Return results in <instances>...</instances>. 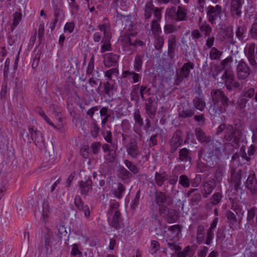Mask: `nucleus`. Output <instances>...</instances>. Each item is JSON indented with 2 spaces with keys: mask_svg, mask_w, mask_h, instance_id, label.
Masks as SVG:
<instances>
[{
  "mask_svg": "<svg viewBox=\"0 0 257 257\" xmlns=\"http://www.w3.org/2000/svg\"><path fill=\"white\" fill-rule=\"evenodd\" d=\"M127 39V42L129 43V45L131 46H136V45H140V46H143L144 45V42L142 41H139L137 40H135L134 41H132L131 38L130 36H128L126 38Z\"/></svg>",
  "mask_w": 257,
  "mask_h": 257,
  "instance_id": "obj_60",
  "label": "nucleus"
},
{
  "mask_svg": "<svg viewBox=\"0 0 257 257\" xmlns=\"http://www.w3.org/2000/svg\"><path fill=\"white\" fill-rule=\"evenodd\" d=\"M226 216L230 225H234L237 222V219L236 215L231 211L227 210Z\"/></svg>",
  "mask_w": 257,
  "mask_h": 257,
  "instance_id": "obj_41",
  "label": "nucleus"
},
{
  "mask_svg": "<svg viewBox=\"0 0 257 257\" xmlns=\"http://www.w3.org/2000/svg\"><path fill=\"white\" fill-rule=\"evenodd\" d=\"M218 157L215 155H213L208 152V155L206 157V161L207 163V167L212 168L217 164Z\"/></svg>",
  "mask_w": 257,
  "mask_h": 257,
  "instance_id": "obj_23",
  "label": "nucleus"
},
{
  "mask_svg": "<svg viewBox=\"0 0 257 257\" xmlns=\"http://www.w3.org/2000/svg\"><path fill=\"white\" fill-rule=\"evenodd\" d=\"M29 131L31 137V139L29 138L28 139L29 143H31V141H33L36 145L40 148L45 147L44 140L41 132L34 130L33 128H29Z\"/></svg>",
  "mask_w": 257,
  "mask_h": 257,
  "instance_id": "obj_3",
  "label": "nucleus"
},
{
  "mask_svg": "<svg viewBox=\"0 0 257 257\" xmlns=\"http://www.w3.org/2000/svg\"><path fill=\"white\" fill-rule=\"evenodd\" d=\"M115 158V152L111 150V151L108 152L107 155L105 157L106 161L111 163L113 162Z\"/></svg>",
  "mask_w": 257,
  "mask_h": 257,
  "instance_id": "obj_53",
  "label": "nucleus"
},
{
  "mask_svg": "<svg viewBox=\"0 0 257 257\" xmlns=\"http://www.w3.org/2000/svg\"><path fill=\"white\" fill-rule=\"evenodd\" d=\"M168 179V176L166 173H156L155 174V181L158 186H162L164 182Z\"/></svg>",
  "mask_w": 257,
  "mask_h": 257,
  "instance_id": "obj_26",
  "label": "nucleus"
},
{
  "mask_svg": "<svg viewBox=\"0 0 257 257\" xmlns=\"http://www.w3.org/2000/svg\"><path fill=\"white\" fill-rule=\"evenodd\" d=\"M50 213V207L47 201H44L42 205L38 206L35 209V216L40 217L44 222H46L48 218V214Z\"/></svg>",
  "mask_w": 257,
  "mask_h": 257,
  "instance_id": "obj_6",
  "label": "nucleus"
},
{
  "mask_svg": "<svg viewBox=\"0 0 257 257\" xmlns=\"http://www.w3.org/2000/svg\"><path fill=\"white\" fill-rule=\"evenodd\" d=\"M221 145V143L219 142L212 141L209 146L208 152L217 156L220 153Z\"/></svg>",
  "mask_w": 257,
  "mask_h": 257,
  "instance_id": "obj_19",
  "label": "nucleus"
},
{
  "mask_svg": "<svg viewBox=\"0 0 257 257\" xmlns=\"http://www.w3.org/2000/svg\"><path fill=\"white\" fill-rule=\"evenodd\" d=\"M119 56L112 53L107 54L104 56V65L108 67L114 66L117 63Z\"/></svg>",
  "mask_w": 257,
  "mask_h": 257,
  "instance_id": "obj_16",
  "label": "nucleus"
},
{
  "mask_svg": "<svg viewBox=\"0 0 257 257\" xmlns=\"http://www.w3.org/2000/svg\"><path fill=\"white\" fill-rule=\"evenodd\" d=\"M118 176L120 178L126 183L130 181V178L132 176L131 173L123 167L120 169Z\"/></svg>",
  "mask_w": 257,
  "mask_h": 257,
  "instance_id": "obj_28",
  "label": "nucleus"
},
{
  "mask_svg": "<svg viewBox=\"0 0 257 257\" xmlns=\"http://www.w3.org/2000/svg\"><path fill=\"white\" fill-rule=\"evenodd\" d=\"M222 55V52L219 51L215 47H212L211 49L209 56L210 58L212 60L219 59Z\"/></svg>",
  "mask_w": 257,
  "mask_h": 257,
  "instance_id": "obj_36",
  "label": "nucleus"
},
{
  "mask_svg": "<svg viewBox=\"0 0 257 257\" xmlns=\"http://www.w3.org/2000/svg\"><path fill=\"white\" fill-rule=\"evenodd\" d=\"M79 186L81 194L86 196L92 189V181L90 178L85 181H81L79 182Z\"/></svg>",
  "mask_w": 257,
  "mask_h": 257,
  "instance_id": "obj_15",
  "label": "nucleus"
},
{
  "mask_svg": "<svg viewBox=\"0 0 257 257\" xmlns=\"http://www.w3.org/2000/svg\"><path fill=\"white\" fill-rule=\"evenodd\" d=\"M100 146H101V144L100 142H95V143H93L91 146L92 153L94 154H97L99 152Z\"/></svg>",
  "mask_w": 257,
  "mask_h": 257,
  "instance_id": "obj_64",
  "label": "nucleus"
},
{
  "mask_svg": "<svg viewBox=\"0 0 257 257\" xmlns=\"http://www.w3.org/2000/svg\"><path fill=\"white\" fill-rule=\"evenodd\" d=\"M204 231L205 228L203 225H200L197 227L196 239L198 244L202 243L204 239Z\"/></svg>",
  "mask_w": 257,
  "mask_h": 257,
  "instance_id": "obj_31",
  "label": "nucleus"
},
{
  "mask_svg": "<svg viewBox=\"0 0 257 257\" xmlns=\"http://www.w3.org/2000/svg\"><path fill=\"white\" fill-rule=\"evenodd\" d=\"M134 117L136 123L141 127L143 125V120L141 117L140 111L139 110H136L134 113Z\"/></svg>",
  "mask_w": 257,
  "mask_h": 257,
  "instance_id": "obj_45",
  "label": "nucleus"
},
{
  "mask_svg": "<svg viewBox=\"0 0 257 257\" xmlns=\"http://www.w3.org/2000/svg\"><path fill=\"white\" fill-rule=\"evenodd\" d=\"M103 137L106 142L110 144L111 147L114 150H116L117 146L116 144L112 143V134L110 131L107 130L103 134Z\"/></svg>",
  "mask_w": 257,
  "mask_h": 257,
  "instance_id": "obj_30",
  "label": "nucleus"
},
{
  "mask_svg": "<svg viewBox=\"0 0 257 257\" xmlns=\"http://www.w3.org/2000/svg\"><path fill=\"white\" fill-rule=\"evenodd\" d=\"M179 183L184 188H188L190 186L189 179L185 175H182L180 176Z\"/></svg>",
  "mask_w": 257,
  "mask_h": 257,
  "instance_id": "obj_43",
  "label": "nucleus"
},
{
  "mask_svg": "<svg viewBox=\"0 0 257 257\" xmlns=\"http://www.w3.org/2000/svg\"><path fill=\"white\" fill-rule=\"evenodd\" d=\"M201 199V196L199 193L195 194L191 199V203L192 205L197 204Z\"/></svg>",
  "mask_w": 257,
  "mask_h": 257,
  "instance_id": "obj_63",
  "label": "nucleus"
},
{
  "mask_svg": "<svg viewBox=\"0 0 257 257\" xmlns=\"http://www.w3.org/2000/svg\"><path fill=\"white\" fill-rule=\"evenodd\" d=\"M213 104L210 109L214 115L220 114L226 111L231 101L225 93L220 89H213L211 92Z\"/></svg>",
  "mask_w": 257,
  "mask_h": 257,
  "instance_id": "obj_1",
  "label": "nucleus"
},
{
  "mask_svg": "<svg viewBox=\"0 0 257 257\" xmlns=\"http://www.w3.org/2000/svg\"><path fill=\"white\" fill-rule=\"evenodd\" d=\"M74 204L78 210L80 209L84 205L80 197L78 195H77L75 198Z\"/></svg>",
  "mask_w": 257,
  "mask_h": 257,
  "instance_id": "obj_58",
  "label": "nucleus"
},
{
  "mask_svg": "<svg viewBox=\"0 0 257 257\" xmlns=\"http://www.w3.org/2000/svg\"><path fill=\"white\" fill-rule=\"evenodd\" d=\"M245 186L251 194H257V180L254 172H252L247 177Z\"/></svg>",
  "mask_w": 257,
  "mask_h": 257,
  "instance_id": "obj_12",
  "label": "nucleus"
},
{
  "mask_svg": "<svg viewBox=\"0 0 257 257\" xmlns=\"http://www.w3.org/2000/svg\"><path fill=\"white\" fill-rule=\"evenodd\" d=\"M193 103L194 107L200 111H203L206 105L203 96H196L193 100Z\"/></svg>",
  "mask_w": 257,
  "mask_h": 257,
  "instance_id": "obj_20",
  "label": "nucleus"
},
{
  "mask_svg": "<svg viewBox=\"0 0 257 257\" xmlns=\"http://www.w3.org/2000/svg\"><path fill=\"white\" fill-rule=\"evenodd\" d=\"M214 236V233L213 230L211 229H208L207 231V236L206 238L205 243L207 245H209Z\"/></svg>",
  "mask_w": 257,
  "mask_h": 257,
  "instance_id": "obj_59",
  "label": "nucleus"
},
{
  "mask_svg": "<svg viewBox=\"0 0 257 257\" xmlns=\"http://www.w3.org/2000/svg\"><path fill=\"white\" fill-rule=\"evenodd\" d=\"M13 16L14 19L12 24V26L13 28H12V31L13 30L14 28L19 24V22L21 21L22 19V15L20 13H15L13 15Z\"/></svg>",
  "mask_w": 257,
  "mask_h": 257,
  "instance_id": "obj_48",
  "label": "nucleus"
},
{
  "mask_svg": "<svg viewBox=\"0 0 257 257\" xmlns=\"http://www.w3.org/2000/svg\"><path fill=\"white\" fill-rule=\"evenodd\" d=\"M154 10V6L151 3H148L145 8L144 17L146 19H149L152 15V11Z\"/></svg>",
  "mask_w": 257,
  "mask_h": 257,
  "instance_id": "obj_40",
  "label": "nucleus"
},
{
  "mask_svg": "<svg viewBox=\"0 0 257 257\" xmlns=\"http://www.w3.org/2000/svg\"><path fill=\"white\" fill-rule=\"evenodd\" d=\"M155 47L157 50H160L164 45V40L163 37L158 35H155Z\"/></svg>",
  "mask_w": 257,
  "mask_h": 257,
  "instance_id": "obj_38",
  "label": "nucleus"
},
{
  "mask_svg": "<svg viewBox=\"0 0 257 257\" xmlns=\"http://www.w3.org/2000/svg\"><path fill=\"white\" fill-rule=\"evenodd\" d=\"M216 186V181L212 179L204 184V189L202 191L203 197L207 198L208 196L212 192L213 189Z\"/></svg>",
  "mask_w": 257,
  "mask_h": 257,
  "instance_id": "obj_17",
  "label": "nucleus"
},
{
  "mask_svg": "<svg viewBox=\"0 0 257 257\" xmlns=\"http://www.w3.org/2000/svg\"><path fill=\"white\" fill-rule=\"evenodd\" d=\"M156 201L159 206L164 205L166 202L165 194L162 192H157L156 193Z\"/></svg>",
  "mask_w": 257,
  "mask_h": 257,
  "instance_id": "obj_33",
  "label": "nucleus"
},
{
  "mask_svg": "<svg viewBox=\"0 0 257 257\" xmlns=\"http://www.w3.org/2000/svg\"><path fill=\"white\" fill-rule=\"evenodd\" d=\"M167 245L170 249L174 251L175 252H177L181 249V247L177 245L175 242H168Z\"/></svg>",
  "mask_w": 257,
  "mask_h": 257,
  "instance_id": "obj_55",
  "label": "nucleus"
},
{
  "mask_svg": "<svg viewBox=\"0 0 257 257\" xmlns=\"http://www.w3.org/2000/svg\"><path fill=\"white\" fill-rule=\"evenodd\" d=\"M125 191L124 186L120 183H118L117 188L114 191V195L115 197L120 198Z\"/></svg>",
  "mask_w": 257,
  "mask_h": 257,
  "instance_id": "obj_42",
  "label": "nucleus"
},
{
  "mask_svg": "<svg viewBox=\"0 0 257 257\" xmlns=\"http://www.w3.org/2000/svg\"><path fill=\"white\" fill-rule=\"evenodd\" d=\"M221 78L224 81V82H229V83H232L235 80L233 71L230 69H226Z\"/></svg>",
  "mask_w": 257,
  "mask_h": 257,
  "instance_id": "obj_25",
  "label": "nucleus"
},
{
  "mask_svg": "<svg viewBox=\"0 0 257 257\" xmlns=\"http://www.w3.org/2000/svg\"><path fill=\"white\" fill-rule=\"evenodd\" d=\"M237 75L238 79H244L250 74V70L247 64L240 60L237 66Z\"/></svg>",
  "mask_w": 257,
  "mask_h": 257,
  "instance_id": "obj_9",
  "label": "nucleus"
},
{
  "mask_svg": "<svg viewBox=\"0 0 257 257\" xmlns=\"http://www.w3.org/2000/svg\"><path fill=\"white\" fill-rule=\"evenodd\" d=\"M175 37L171 35L168 40V52L172 51L173 50L175 45Z\"/></svg>",
  "mask_w": 257,
  "mask_h": 257,
  "instance_id": "obj_57",
  "label": "nucleus"
},
{
  "mask_svg": "<svg viewBox=\"0 0 257 257\" xmlns=\"http://www.w3.org/2000/svg\"><path fill=\"white\" fill-rule=\"evenodd\" d=\"M179 160L182 162H189L191 161V157L190 155V151L186 148H183L180 150Z\"/></svg>",
  "mask_w": 257,
  "mask_h": 257,
  "instance_id": "obj_21",
  "label": "nucleus"
},
{
  "mask_svg": "<svg viewBox=\"0 0 257 257\" xmlns=\"http://www.w3.org/2000/svg\"><path fill=\"white\" fill-rule=\"evenodd\" d=\"M244 29L240 26L238 27L235 32V34L238 39L241 41H243L244 39Z\"/></svg>",
  "mask_w": 257,
  "mask_h": 257,
  "instance_id": "obj_56",
  "label": "nucleus"
},
{
  "mask_svg": "<svg viewBox=\"0 0 257 257\" xmlns=\"http://www.w3.org/2000/svg\"><path fill=\"white\" fill-rule=\"evenodd\" d=\"M222 198V194L220 192L215 193L210 198V203L213 205L218 204Z\"/></svg>",
  "mask_w": 257,
  "mask_h": 257,
  "instance_id": "obj_44",
  "label": "nucleus"
},
{
  "mask_svg": "<svg viewBox=\"0 0 257 257\" xmlns=\"http://www.w3.org/2000/svg\"><path fill=\"white\" fill-rule=\"evenodd\" d=\"M126 150L127 154L133 158L137 159L141 155L139 150L138 143L136 139H131L126 145Z\"/></svg>",
  "mask_w": 257,
  "mask_h": 257,
  "instance_id": "obj_5",
  "label": "nucleus"
},
{
  "mask_svg": "<svg viewBox=\"0 0 257 257\" xmlns=\"http://www.w3.org/2000/svg\"><path fill=\"white\" fill-rule=\"evenodd\" d=\"M117 70L115 68H111L105 72V76L108 78L107 81H111V77L113 74H117Z\"/></svg>",
  "mask_w": 257,
  "mask_h": 257,
  "instance_id": "obj_61",
  "label": "nucleus"
},
{
  "mask_svg": "<svg viewBox=\"0 0 257 257\" xmlns=\"http://www.w3.org/2000/svg\"><path fill=\"white\" fill-rule=\"evenodd\" d=\"M147 102L145 104V108L148 114L150 116H153L154 115V112L152 110V104L153 102L152 99L150 97L147 99Z\"/></svg>",
  "mask_w": 257,
  "mask_h": 257,
  "instance_id": "obj_37",
  "label": "nucleus"
},
{
  "mask_svg": "<svg viewBox=\"0 0 257 257\" xmlns=\"http://www.w3.org/2000/svg\"><path fill=\"white\" fill-rule=\"evenodd\" d=\"M200 30L202 32H204L205 36H210V33L212 31V28L208 24H202L199 27Z\"/></svg>",
  "mask_w": 257,
  "mask_h": 257,
  "instance_id": "obj_46",
  "label": "nucleus"
},
{
  "mask_svg": "<svg viewBox=\"0 0 257 257\" xmlns=\"http://www.w3.org/2000/svg\"><path fill=\"white\" fill-rule=\"evenodd\" d=\"M120 215L119 211L115 210L110 223L111 226L116 229L121 228L123 226Z\"/></svg>",
  "mask_w": 257,
  "mask_h": 257,
  "instance_id": "obj_18",
  "label": "nucleus"
},
{
  "mask_svg": "<svg viewBox=\"0 0 257 257\" xmlns=\"http://www.w3.org/2000/svg\"><path fill=\"white\" fill-rule=\"evenodd\" d=\"M255 44L251 43L248 46L244 49V53L247 58L250 64L254 68L257 66V62L255 59V54L254 52Z\"/></svg>",
  "mask_w": 257,
  "mask_h": 257,
  "instance_id": "obj_8",
  "label": "nucleus"
},
{
  "mask_svg": "<svg viewBox=\"0 0 257 257\" xmlns=\"http://www.w3.org/2000/svg\"><path fill=\"white\" fill-rule=\"evenodd\" d=\"M168 230L172 232L174 236H177L181 232V227L179 225H174L169 227Z\"/></svg>",
  "mask_w": 257,
  "mask_h": 257,
  "instance_id": "obj_52",
  "label": "nucleus"
},
{
  "mask_svg": "<svg viewBox=\"0 0 257 257\" xmlns=\"http://www.w3.org/2000/svg\"><path fill=\"white\" fill-rule=\"evenodd\" d=\"M241 136V132L236 128H234L231 125H228L224 132V139L230 142L233 140L235 143L240 139Z\"/></svg>",
  "mask_w": 257,
  "mask_h": 257,
  "instance_id": "obj_2",
  "label": "nucleus"
},
{
  "mask_svg": "<svg viewBox=\"0 0 257 257\" xmlns=\"http://www.w3.org/2000/svg\"><path fill=\"white\" fill-rule=\"evenodd\" d=\"M194 68V64L192 62H188L184 64L180 70V73L178 75V79L182 81L184 78L188 77L190 69Z\"/></svg>",
  "mask_w": 257,
  "mask_h": 257,
  "instance_id": "obj_13",
  "label": "nucleus"
},
{
  "mask_svg": "<svg viewBox=\"0 0 257 257\" xmlns=\"http://www.w3.org/2000/svg\"><path fill=\"white\" fill-rule=\"evenodd\" d=\"M194 114V112L191 109H186L182 110L179 113V118H185L192 116Z\"/></svg>",
  "mask_w": 257,
  "mask_h": 257,
  "instance_id": "obj_47",
  "label": "nucleus"
},
{
  "mask_svg": "<svg viewBox=\"0 0 257 257\" xmlns=\"http://www.w3.org/2000/svg\"><path fill=\"white\" fill-rule=\"evenodd\" d=\"M57 228L58 230V232L57 234L58 237L60 238V239H67L69 236L68 231H70L69 229L67 230L66 228L63 224H59L57 226Z\"/></svg>",
  "mask_w": 257,
  "mask_h": 257,
  "instance_id": "obj_24",
  "label": "nucleus"
},
{
  "mask_svg": "<svg viewBox=\"0 0 257 257\" xmlns=\"http://www.w3.org/2000/svg\"><path fill=\"white\" fill-rule=\"evenodd\" d=\"M177 28L174 25L166 24L164 26V32L166 34L172 33L177 31Z\"/></svg>",
  "mask_w": 257,
  "mask_h": 257,
  "instance_id": "obj_49",
  "label": "nucleus"
},
{
  "mask_svg": "<svg viewBox=\"0 0 257 257\" xmlns=\"http://www.w3.org/2000/svg\"><path fill=\"white\" fill-rule=\"evenodd\" d=\"M255 90L253 88H250L244 90V96L248 98H252L254 95Z\"/></svg>",
  "mask_w": 257,
  "mask_h": 257,
  "instance_id": "obj_62",
  "label": "nucleus"
},
{
  "mask_svg": "<svg viewBox=\"0 0 257 257\" xmlns=\"http://www.w3.org/2000/svg\"><path fill=\"white\" fill-rule=\"evenodd\" d=\"M231 208L235 211L238 217H239V222H240L243 216V212L242 211L240 205L237 201L233 200L232 202Z\"/></svg>",
  "mask_w": 257,
  "mask_h": 257,
  "instance_id": "obj_29",
  "label": "nucleus"
},
{
  "mask_svg": "<svg viewBox=\"0 0 257 257\" xmlns=\"http://www.w3.org/2000/svg\"><path fill=\"white\" fill-rule=\"evenodd\" d=\"M187 10L181 6L178 7L177 10L176 21H185L187 18Z\"/></svg>",
  "mask_w": 257,
  "mask_h": 257,
  "instance_id": "obj_22",
  "label": "nucleus"
},
{
  "mask_svg": "<svg viewBox=\"0 0 257 257\" xmlns=\"http://www.w3.org/2000/svg\"><path fill=\"white\" fill-rule=\"evenodd\" d=\"M195 132L197 139L200 143L209 144L212 141L211 137L200 128H196Z\"/></svg>",
  "mask_w": 257,
  "mask_h": 257,
  "instance_id": "obj_14",
  "label": "nucleus"
},
{
  "mask_svg": "<svg viewBox=\"0 0 257 257\" xmlns=\"http://www.w3.org/2000/svg\"><path fill=\"white\" fill-rule=\"evenodd\" d=\"M104 92L108 96L113 94L114 84L111 81H107L104 83Z\"/></svg>",
  "mask_w": 257,
  "mask_h": 257,
  "instance_id": "obj_32",
  "label": "nucleus"
},
{
  "mask_svg": "<svg viewBox=\"0 0 257 257\" xmlns=\"http://www.w3.org/2000/svg\"><path fill=\"white\" fill-rule=\"evenodd\" d=\"M124 164L132 173L136 174L139 172V169L131 161L124 160Z\"/></svg>",
  "mask_w": 257,
  "mask_h": 257,
  "instance_id": "obj_34",
  "label": "nucleus"
},
{
  "mask_svg": "<svg viewBox=\"0 0 257 257\" xmlns=\"http://www.w3.org/2000/svg\"><path fill=\"white\" fill-rule=\"evenodd\" d=\"M250 35L253 39H257V22H254L250 30Z\"/></svg>",
  "mask_w": 257,
  "mask_h": 257,
  "instance_id": "obj_51",
  "label": "nucleus"
},
{
  "mask_svg": "<svg viewBox=\"0 0 257 257\" xmlns=\"http://www.w3.org/2000/svg\"><path fill=\"white\" fill-rule=\"evenodd\" d=\"M256 210L257 208L255 207H252L248 210L246 218L247 221H250L253 219L255 215H256Z\"/></svg>",
  "mask_w": 257,
  "mask_h": 257,
  "instance_id": "obj_50",
  "label": "nucleus"
},
{
  "mask_svg": "<svg viewBox=\"0 0 257 257\" xmlns=\"http://www.w3.org/2000/svg\"><path fill=\"white\" fill-rule=\"evenodd\" d=\"M160 26L158 23V21L153 20L151 24V30L154 34H156L160 30Z\"/></svg>",
  "mask_w": 257,
  "mask_h": 257,
  "instance_id": "obj_54",
  "label": "nucleus"
},
{
  "mask_svg": "<svg viewBox=\"0 0 257 257\" xmlns=\"http://www.w3.org/2000/svg\"><path fill=\"white\" fill-rule=\"evenodd\" d=\"M111 37V35H106V36L103 37L101 42L103 43V44L101 46V53H103L106 51H109L111 50V45L110 44V40Z\"/></svg>",
  "mask_w": 257,
  "mask_h": 257,
  "instance_id": "obj_27",
  "label": "nucleus"
},
{
  "mask_svg": "<svg viewBox=\"0 0 257 257\" xmlns=\"http://www.w3.org/2000/svg\"><path fill=\"white\" fill-rule=\"evenodd\" d=\"M177 10L175 7L167 8L166 11V16L169 17L172 20H176Z\"/></svg>",
  "mask_w": 257,
  "mask_h": 257,
  "instance_id": "obj_39",
  "label": "nucleus"
},
{
  "mask_svg": "<svg viewBox=\"0 0 257 257\" xmlns=\"http://www.w3.org/2000/svg\"><path fill=\"white\" fill-rule=\"evenodd\" d=\"M144 55H138L135 57L134 61V68L136 71H139L141 68L143 64V58Z\"/></svg>",
  "mask_w": 257,
  "mask_h": 257,
  "instance_id": "obj_35",
  "label": "nucleus"
},
{
  "mask_svg": "<svg viewBox=\"0 0 257 257\" xmlns=\"http://www.w3.org/2000/svg\"><path fill=\"white\" fill-rule=\"evenodd\" d=\"M160 213L163 216L166 221L169 223H172L176 222L178 218V215L175 210L167 208L160 209Z\"/></svg>",
  "mask_w": 257,
  "mask_h": 257,
  "instance_id": "obj_7",
  "label": "nucleus"
},
{
  "mask_svg": "<svg viewBox=\"0 0 257 257\" xmlns=\"http://www.w3.org/2000/svg\"><path fill=\"white\" fill-rule=\"evenodd\" d=\"M243 0H231L230 2V15L235 19H239L242 14L241 8Z\"/></svg>",
  "mask_w": 257,
  "mask_h": 257,
  "instance_id": "obj_4",
  "label": "nucleus"
},
{
  "mask_svg": "<svg viewBox=\"0 0 257 257\" xmlns=\"http://www.w3.org/2000/svg\"><path fill=\"white\" fill-rule=\"evenodd\" d=\"M222 8L219 5L215 7L209 6L207 12L209 22L211 24L214 23L216 19L220 16Z\"/></svg>",
  "mask_w": 257,
  "mask_h": 257,
  "instance_id": "obj_10",
  "label": "nucleus"
},
{
  "mask_svg": "<svg viewBox=\"0 0 257 257\" xmlns=\"http://www.w3.org/2000/svg\"><path fill=\"white\" fill-rule=\"evenodd\" d=\"M182 132L180 130H177L174 134L170 141V145L171 146L170 152L172 153H174L182 144Z\"/></svg>",
  "mask_w": 257,
  "mask_h": 257,
  "instance_id": "obj_11",
  "label": "nucleus"
}]
</instances>
